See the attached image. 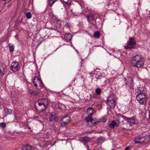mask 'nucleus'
Listing matches in <instances>:
<instances>
[{
    "label": "nucleus",
    "mask_w": 150,
    "mask_h": 150,
    "mask_svg": "<svg viewBox=\"0 0 150 150\" xmlns=\"http://www.w3.org/2000/svg\"><path fill=\"white\" fill-rule=\"evenodd\" d=\"M131 63L134 67L138 68L143 67L144 62V59L141 55H136L132 57Z\"/></svg>",
    "instance_id": "f03ea898"
},
{
    "label": "nucleus",
    "mask_w": 150,
    "mask_h": 150,
    "mask_svg": "<svg viewBox=\"0 0 150 150\" xmlns=\"http://www.w3.org/2000/svg\"><path fill=\"white\" fill-rule=\"evenodd\" d=\"M66 119H67V120H69L70 118L69 117H68L67 116H66Z\"/></svg>",
    "instance_id": "f704fd0d"
},
{
    "label": "nucleus",
    "mask_w": 150,
    "mask_h": 150,
    "mask_svg": "<svg viewBox=\"0 0 150 150\" xmlns=\"http://www.w3.org/2000/svg\"><path fill=\"white\" fill-rule=\"evenodd\" d=\"M65 140L64 139H62V141H63V140Z\"/></svg>",
    "instance_id": "37998d69"
},
{
    "label": "nucleus",
    "mask_w": 150,
    "mask_h": 150,
    "mask_svg": "<svg viewBox=\"0 0 150 150\" xmlns=\"http://www.w3.org/2000/svg\"><path fill=\"white\" fill-rule=\"evenodd\" d=\"M1 126L3 128H4L6 127V124L4 123H2L1 124Z\"/></svg>",
    "instance_id": "cd10ccee"
},
{
    "label": "nucleus",
    "mask_w": 150,
    "mask_h": 150,
    "mask_svg": "<svg viewBox=\"0 0 150 150\" xmlns=\"http://www.w3.org/2000/svg\"><path fill=\"white\" fill-rule=\"evenodd\" d=\"M28 129H30V130H31V127H28Z\"/></svg>",
    "instance_id": "c9c22d12"
},
{
    "label": "nucleus",
    "mask_w": 150,
    "mask_h": 150,
    "mask_svg": "<svg viewBox=\"0 0 150 150\" xmlns=\"http://www.w3.org/2000/svg\"><path fill=\"white\" fill-rule=\"evenodd\" d=\"M120 124V122L119 120H116L112 121L109 125V127L112 129H114L115 127L118 126Z\"/></svg>",
    "instance_id": "f8f14e48"
},
{
    "label": "nucleus",
    "mask_w": 150,
    "mask_h": 150,
    "mask_svg": "<svg viewBox=\"0 0 150 150\" xmlns=\"http://www.w3.org/2000/svg\"><path fill=\"white\" fill-rule=\"evenodd\" d=\"M148 137L149 138H150V134H149L148 136Z\"/></svg>",
    "instance_id": "4c0bfd02"
},
{
    "label": "nucleus",
    "mask_w": 150,
    "mask_h": 150,
    "mask_svg": "<svg viewBox=\"0 0 150 150\" xmlns=\"http://www.w3.org/2000/svg\"><path fill=\"white\" fill-rule=\"evenodd\" d=\"M36 103H37L40 107L43 106L42 109H40L39 110L41 112L43 111L47 108L48 104V100L46 98L39 99L38 102H36Z\"/></svg>",
    "instance_id": "7ed1b4c3"
},
{
    "label": "nucleus",
    "mask_w": 150,
    "mask_h": 150,
    "mask_svg": "<svg viewBox=\"0 0 150 150\" xmlns=\"http://www.w3.org/2000/svg\"><path fill=\"white\" fill-rule=\"evenodd\" d=\"M134 83L132 79L130 77H127L125 79V83L127 87L130 89H133Z\"/></svg>",
    "instance_id": "0eeeda50"
},
{
    "label": "nucleus",
    "mask_w": 150,
    "mask_h": 150,
    "mask_svg": "<svg viewBox=\"0 0 150 150\" xmlns=\"http://www.w3.org/2000/svg\"><path fill=\"white\" fill-rule=\"evenodd\" d=\"M55 0H50L49 4L51 6H52L54 3L55 2Z\"/></svg>",
    "instance_id": "a878e982"
},
{
    "label": "nucleus",
    "mask_w": 150,
    "mask_h": 150,
    "mask_svg": "<svg viewBox=\"0 0 150 150\" xmlns=\"http://www.w3.org/2000/svg\"><path fill=\"white\" fill-rule=\"evenodd\" d=\"M29 92L31 94H34V95L35 94L34 93L35 92H34V91L33 90H29Z\"/></svg>",
    "instance_id": "c85d7f7f"
},
{
    "label": "nucleus",
    "mask_w": 150,
    "mask_h": 150,
    "mask_svg": "<svg viewBox=\"0 0 150 150\" xmlns=\"http://www.w3.org/2000/svg\"><path fill=\"white\" fill-rule=\"evenodd\" d=\"M100 33L98 31H96L94 32V37L97 38H100Z\"/></svg>",
    "instance_id": "a211bd4d"
},
{
    "label": "nucleus",
    "mask_w": 150,
    "mask_h": 150,
    "mask_svg": "<svg viewBox=\"0 0 150 150\" xmlns=\"http://www.w3.org/2000/svg\"><path fill=\"white\" fill-rule=\"evenodd\" d=\"M6 71V67L4 64H0V73L3 75Z\"/></svg>",
    "instance_id": "ddd939ff"
},
{
    "label": "nucleus",
    "mask_w": 150,
    "mask_h": 150,
    "mask_svg": "<svg viewBox=\"0 0 150 150\" xmlns=\"http://www.w3.org/2000/svg\"><path fill=\"white\" fill-rule=\"evenodd\" d=\"M87 18L90 20H92L94 19V17L93 16L92 14H90L87 16Z\"/></svg>",
    "instance_id": "aec40b11"
},
{
    "label": "nucleus",
    "mask_w": 150,
    "mask_h": 150,
    "mask_svg": "<svg viewBox=\"0 0 150 150\" xmlns=\"http://www.w3.org/2000/svg\"><path fill=\"white\" fill-rule=\"evenodd\" d=\"M9 47L10 51L13 52V51L14 48V45H13L10 44L9 45Z\"/></svg>",
    "instance_id": "5701e85b"
},
{
    "label": "nucleus",
    "mask_w": 150,
    "mask_h": 150,
    "mask_svg": "<svg viewBox=\"0 0 150 150\" xmlns=\"http://www.w3.org/2000/svg\"><path fill=\"white\" fill-rule=\"evenodd\" d=\"M135 44L136 42L134 41V38H129V41L128 42V45L125 47V48L128 49L133 48L135 46Z\"/></svg>",
    "instance_id": "1a4fd4ad"
},
{
    "label": "nucleus",
    "mask_w": 150,
    "mask_h": 150,
    "mask_svg": "<svg viewBox=\"0 0 150 150\" xmlns=\"http://www.w3.org/2000/svg\"><path fill=\"white\" fill-rule=\"evenodd\" d=\"M60 26V25L59 24V23H58L57 24V25H56V28H59Z\"/></svg>",
    "instance_id": "473e14b6"
},
{
    "label": "nucleus",
    "mask_w": 150,
    "mask_h": 150,
    "mask_svg": "<svg viewBox=\"0 0 150 150\" xmlns=\"http://www.w3.org/2000/svg\"><path fill=\"white\" fill-rule=\"evenodd\" d=\"M32 146L30 145H27L23 148L22 150H31Z\"/></svg>",
    "instance_id": "f3484780"
},
{
    "label": "nucleus",
    "mask_w": 150,
    "mask_h": 150,
    "mask_svg": "<svg viewBox=\"0 0 150 150\" xmlns=\"http://www.w3.org/2000/svg\"><path fill=\"white\" fill-rule=\"evenodd\" d=\"M120 116L122 118L125 119L128 122L132 124L137 125L139 123V121L134 117L128 118L123 115H121Z\"/></svg>",
    "instance_id": "423d86ee"
},
{
    "label": "nucleus",
    "mask_w": 150,
    "mask_h": 150,
    "mask_svg": "<svg viewBox=\"0 0 150 150\" xmlns=\"http://www.w3.org/2000/svg\"><path fill=\"white\" fill-rule=\"evenodd\" d=\"M145 139L144 137H136L134 142L135 144H143L145 141Z\"/></svg>",
    "instance_id": "9b49d317"
},
{
    "label": "nucleus",
    "mask_w": 150,
    "mask_h": 150,
    "mask_svg": "<svg viewBox=\"0 0 150 150\" xmlns=\"http://www.w3.org/2000/svg\"><path fill=\"white\" fill-rule=\"evenodd\" d=\"M11 69L14 72L18 71L20 68V66L18 62L15 61L13 62L10 67Z\"/></svg>",
    "instance_id": "6e6552de"
},
{
    "label": "nucleus",
    "mask_w": 150,
    "mask_h": 150,
    "mask_svg": "<svg viewBox=\"0 0 150 150\" xmlns=\"http://www.w3.org/2000/svg\"><path fill=\"white\" fill-rule=\"evenodd\" d=\"M95 91L96 94L98 95H100L101 93V90L99 88H96L95 90Z\"/></svg>",
    "instance_id": "6ab92c4d"
},
{
    "label": "nucleus",
    "mask_w": 150,
    "mask_h": 150,
    "mask_svg": "<svg viewBox=\"0 0 150 150\" xmlns=\"http://www.w3.org/2000/svg\"><path fill=\"white\" fill-rule=\"evenodd\" d=\"M96 123V122H95V123H94V125H95Z\"/></svg>",
    "instance_id": "a19ab883"
},
{
    "label": "nucleus",
    "mask_w": 150,
    "mask_h": 150,
    "mask_svg": "<svg viewBox=\"0 0 150 150\" xmlns=\"http://www.w3.org/2000/svg\"><path fill=\"white\" fill-rule=\"evenodd\" d=\"M108 105L110 108H114L116 105L115 96L113 94L110 95L107 99Z\"/></svg>",
    "instance_id": "20e7f679"
},
{
    "label": "nucleus",
    "mask_w": 150,
    "mask_h": 150,
    "mask_svg": "<svg viewBox=\"0 0 150 150\" xmlns=\"http://www.w3.org/2000/svg\"><path fill=\"white\" fill-rule=\"evenodd\" d=\"M84 146H86V147H87L88 146L86 144H84Z\"/></svg>",
    "instance_id": "e433bc0d"
},
{
    "label": "nucleus",
    "mask_w": 150,
    "mask_h": 150,
    "mask_svg": "<svg viewBox=\"0 0 150 150\" xmlns=\"http://www.w3.org/2000/svg\"><path fill=\"white\" fill-rule=\"evenodd\" d=\"M69 122V121H67V122H66V123H67V122Z\"/></svg>",
    "instance_id": "ea45409f"
},
{
    "label": "nucleus",
    "mask_w": 150,
    "mask_h": 150,
    "mask_svg": "<svg viewBox=\"0 0 150 150\" xmlns=\"http://www.w3.org/2000/svg\"><path fill=\"white\" fill-rule=\"evenodd\" d=\"M61 2L63 4L64 7L65 8V5L66 4L65 0H60Z\"/></svg>",
    "instance_id": "bb28decb"
},
{
    "label": "nucleus",
    "mask_w": 150,
    "mask_h": 150,
    "mask_svg": "<svg viewBox=\"0 0 150 150\" xmlns=\"http://www.w3.org/2000/svg\"><path fill=\"white\" fill-rule=\"evenodd\" d=\"M41 117H38L37 116H35L33 117V119L35 120H37L38 119H39Z\"/></svg>",
    "instance_id": "c756f323"
},
{
    "label": "nucleus",
    "mask_w": 150,
    "mask_h": 150,
    "mask_svg": "<svg viewBox=\"0 0 150 150\" xmlns=\"http://www.w3.org/2000/svg\"><path fill=\"white\" fill-rule=\"evenodd\" d=\"M85 120L87 122H92L93 120V118L91 116H88L86 117L85 118Z\"/></svg>",
    "instance_id": "dca6fc26"
},
{
    "label": "nucleus",
    "mask_w": 150,
    "mask_h": 150,
    "mask_svg": "<svg viewBox=\"0 0 150 150\" xmlns=\"http://www.w3.org/2000/svg\"><path fill=\"white\" fill-rule=\"evenodd\" d=\"M25 15L27 18L28 19L32 17V15L31 13L29 12H28L26 13L25 14Z\"/></svg>",
    "instance_id": "412c9836"
},
{
    "label": "nucleus",
    "mask_w": 150,
    "mask_h": 150,
    "mask_svg": "<svg viewBox=\"0 0 150 150\" xmlns=\"http://www.w3.org/2000/svg\"><path fill=\"white\" fill-rule=\"evenodd\" d=\"M144 89L142 87L137 88L135 89L136 98L139 103L145 104L147 101L146 94L143 93Z\"/></svg>",
    "instance_id": "f257e3e1"
},
{
    "label": "nucleus",
    "mask_w": 150,
    "mask_h": 150,
    "mask_svg": "<svg viewBox=\"0 0 150 150\" xmlns=\"http://www.w3.org/2000/svg\"><path fill=\"white\" fill-rule=\"evenodd\" d=\"M5 112H7V114H10L12 113V110L10 109H7L5 110Z\"/></svg>",
    "instance_id": "b1692460"
},
{
    "label": "nucleus",
    "mask_w": 150,
    "mask_h": 150,
    "mask_svg": "<svg viewBox=\"0 0 150 150\" xmlns=\"http://www.w3.org/2000/svg\"><path fill=\"white\" fill-rule=\"evenodd\" d=\"M114 81V79H113L111 78L109 79V82L110 83H111Z\"/></svg>",
    "instance_id": "2f4dec72"
},
{
    "label": "nucleus",
    "mask_w": 150,
    "mask_h": 150,
    "mask_svg": "<svg viewBox=\"0 0 150 150\" xmlns=\"http://www.w3.org/2000/svg\"><path fill=\"white\" fill-rule=\"evenodd\" d=\"M71 2V0H67V1H66V4H70Z\"/></svg>",
    "instance_id": "7c9ffc66"
},
{
    "label": "nucleus",
    "mask_w": 150,
    "mask_h": 150,
    "mask_svg": "<svg viewBox=\"0 0 150 150\" xmlns=\"http://www.w3.org/2000/svg\"><path fill=\"white\" fill-rule=\"evenodd\" d=\"M109 5V4L108 3V5Z\"/></svg>",
    "instance_id": "c03bdc74"
},
{
    "label": "nucleus",
    "mask_w": 150,
    "mask_h": 150,
    "mask_svg": "<svg viewBox=\"0 0 150 150\" xmlns=\"http://www.w3.org/2000/svg\"><path fill=\"white\" fill-rule=\"evenodd\" d=\"M106 121V120H105V121H104L103 122H105Z\"/></svg>",
    "instance_id": "79ce46f5"
},
{
    "label": "nucleus",
    "mask_w": 150,
    "mask_h": 150,
    "mask_svg": "<svg viewBox=\"0 0 150 150\" xmlns=\"http://www.w3.org/2000/svg\"><path fill=\"white\" fill-rule=\"evenodd\" d=\"M72 38V35L70 33L66 34V42L70 40Z\"/></svg>",
    "instance_id": "2eb2a0df"
},
{
    "label": "nucleus",
    "mask_w": 150,
    "mask_h": 150,
    "mask_svg": "<svg viewBox=\"0 0 150 150\" xmlns=\"http://www.w3.org/2000/svg\"><path fill=\"white\" fill-rule=\"evenodd\" d=\"M89 138L87 137H85L83 138V141L85 142L88 143L89 141Z\"/></svg>",
    "instance_id": "4be33fe9"
},
{
    "label": "nucleus",
    "mask_w": 150,
    "mask_h": 150,
    "mask_svg": "<svg viewBox=\"0 0 150 150\" xmlns=\"http://www.w3.org/2000/svg\"><path fill=\"white\" fill-rule=\"evenodd\" d=\"M87 112L89 115L91 116L93 114V110L92 108H90L87 109Z\"/></svg>",
    "instance_id": "4468645a"
},
{
    "label": "nucleus",
    "mask_w": 150,
    "mask_h": 150,
    "mask_svg": "<svg viewBox=\"0 0 150 150\" xmlns=\"http://www.w3.org/2000/svg\"><path fill=\"white\" fill-rule=\"evenodd\" d=\"M58 120V118L56 113L54 112H52L50 113L49 117V121L50 122H57Z\"/></svg>",
    "instance_id": "9d476101"
},
{
    "label": "nucleus",
    "mask_w": 150,
    "mask_h": 150,
    "mask_svg": "<svg viewBox=\"0 0 150 150\" xmlns=\"http://www.w3.org/2000/svg\"><path fill=\"white\" fill-rule=\"evenodd\" d=\"M129 148L128 147H126L125 149V150H129Z\"/></svg>",
    "instance_id": "72a5a7b5"
},
{
    "label": "nucleus",
    "mask_w": 150,
    "mask_h": 150,
    "mask_svg": "<svg viewBox=\"0 0 150 150\" xmlns=\"http://www.w3.org/2000/svg\"><path fill=\"white\" fill-rule=\"evenodd\" d=\"M38 92H37L36 93V95H38Z\"/></svg>",
    "instance_id": "58836bf2"
},
{
    "label": "nucleus",
    "mask_w": 150,
    "mask_h": 150,
    "mask_svg": "<svg viewBox=\"0 0 150 150\" xmlns=\"http://www.w3.org/2000/svg\"><path fill=\"white\" fill-rule=\"evenodd\" d=\"M66 118V117H64L63 118H62V126H65L66 125V122L64 121H63L64 119Z\"/></svg>",
    "instance_id": "393cba45"
},
{
    "label": "nucleus",
    "mask_w": 150,
    "mask_h": 150,
    "mask_svg": "<svg viewBox=\"0 0 150 150\" xmlns=\"http://www.w3.org/2000/svg\"><path fill=\"white\" fill-rule=\"evenodd\" d=\"M33 83L35 87L39 90H40L44 87L40 79L37 76L34 79Z\"/></svg>",
    "instance_id": "39448f33"
}]
</instances>
